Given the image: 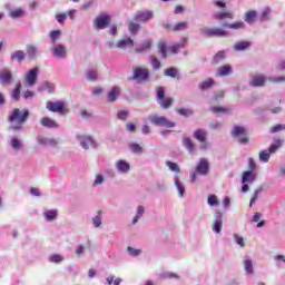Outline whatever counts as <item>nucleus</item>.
<instances>
[{
	"instance_id": "1",
	"label": "nucleus",
	"mask_w": 285,
	"mask_h": 285,
	"mask_svg": "<svg viewBox=\"0 0 285 285\" xmlns=\"http://www.w3.org/2000/svg\"><path fill=\"white\" fill-rule=\"evenodd\" d=\"M28 117H30V111L28 109L21 110L19 108H14L8 117V121L16 125L11 126L9 129L21 130L26 121H28Z\"/></svg>"
},
{
	"instance_id": "2",
	"label": "nucleus",
	"mask_w": 285,
	"mask_h": 285,
	"mask_svg": "<svg viewBox=\"0 0 285 285\" xmlns=\"http://www.w3.org/2000/svg\"><path fill=\"white\" fill-rule=\"evenodd\" d=\"M46 108L49 112H57L58 115H68L70 112L65 101H47Z\"/></svg>"
},
{
	"instance_id": "3",
	"label": "nucleus",
	"mask_w": 285,
	"mask_h": 285,
	"mask_svg": "<svg viewBox=\"0 0 285 285\" xmlns=\"http://www.w3.org/2000/svg\"><path fill=\"white\" fill-rule=\"evenodd\" d=\"M230 132L232 137H234V139H237L238 144L246 145L248 144V141H250V138L248 137V131H246L245 127L234 126Z\"/></svg>"
},
{
	"instance_id": "4",
	"label": "nucleus",
	"mask_w": 285,
	"mask_h": 285,
	"mask_svg": "<svg viewBox=\"0 0 285 285\" xmlns=\"http://www.w3.org/2000/svg\"><path fill=\"white\" fill-rule=\"evenodd\" d=\"M156 94H157V101L160 108H164L166 110L170 108V106H173V98L166 97V89H164V87H157Z\"/></svg>"
},
{
	"instance_id": "5",
	"label": "nucleus",
	"mask_w": 285,
	"mask_h": 285,
	"mask_svg": "<svg viewBox=\"0 0 285 285\" xmlns=\"http://www.w3.org/2000/svg\"><path fill=\"white\" fill-rule=\"evenodd\" d=\"M200 33L204 35V37H228V31H226L224 28L219 27H203L200 29Z\"/></svg>"
},
{
	"instance_id": "6",
	"label": "nucleus",
	"mask_w": 285,
	"mask_h": 285,
	"mask_svg": "<svg viewBox=\"0 0 285 285\" xmlns=\"http://www.w3.org/2000/svg\"><path fill=\"white\" fill-rule=\"evenodd\" d=\"M149 121L154 124V126H163L164 128H175V121L168 120L166 116H151L149 117Z\"/></svg>"
},
{
	"instance_id": "7",
	"label": "nucleus",
	"mask_w": 285,
	"mask_h": 285,
	"mask_svg": "<svg viewBox=\"0 0 285 285\" xmlns=\"http://www.w3.org/2000/svg\"><path fill=\"white\" fill-rule=\"evenodd\" d=\"M149 78H150V71H148L147 68L137 67L134 69L132 79H135L136 81H139V83L144 81H148Z\"/></svg>"
},
{
	"instance_id": "8",
	"label": "nucleus",
	"mask_w": 285,
	"mask_h": 285,
	"mask_svg": "<svg viewBox=\"0 0 285 285\" xmlns=\"http://www.w3.org/2000/svg\"><path fill=\"white\" fill-rule=\"evenodd\" d=\"M110 16L101 13L94 20V23L98 30H105V28H108V26H110Z\"/></svg>"
},
{
	"instance_id": "9",
	"label": "nucleus",
	"mask_w": 285,
	"mask_h": 285,
	"mask_svg": "<svg viewBox=\"0 0 285 285\" xmlns=\"http://www.w3.org/2000/svg\"><path fill=\"white\" fill-rule=\"evenodd\" d=\"M194 138H196L197 141H199L202 150H206L208 148V132L204 129H197L194 131Z\"/></svg>"
},
{
	"instance_id": "10",
	"label": "nucleus",
	"mask_w": 285,
	"mask_h": 285,
	"mask_svg": "<svg viewBox=\"0 0 285 285\" xmlns=\"http://www.w3.org/2000/svg\"><path fill=\"white\" fill-rule=\"evenodd\" d=\"M37 77H39V68L36 67L29 70L24 77L27 86H35V83H37Z\"/></svg>"
},
{
	"instance_id": "11",
	"label": "nucleus",
	"mask_w": 285,
	"mask_h": 285,
	"mask_svg": "<svg viewBox=\"0 0 285 285\" xmlns=\"http://www.w3.org/2000/svg\"><path fill=\"white\" fill-rule=\"evenodd\" d=\"M153 17H154V13L150 10L137 11V13L134 17V21H140V23H147V21H150Z\"/></svg>"
},
{
	"instance_id": "12",
	"label": "nucleus",
	"mask_w": 285,
	"mask_h": 285,
	"mask_svg": "<svg viewBox=\"0 0 285 285\" xmlns=\"http://www.w3.org/2000/svg\"><path fill=\"white\" fill-rule=\"evenodd\" d=\"M12 83V71L10 69L0 70V85L10 86Z\"/></svg>"
},
{
	"instance_id": "13",
	"label": "nucleus",
	"mask_w": 285,
	"mask_h": 285,
	"mask_svg": "<svg viewBox=\"0 0 285 285\" xmlns=\"http://www.w3.org/2000/svg\"><path fill=\"white\" fill-rule=\"evenodd\" d=\"M208 170H210V165L206 158H202L196 167V173L198 175H208Z\"/></svg>"
},
{
	"instance_id": "14",
	"label": "nucleus",
	"mask_w": 285,
	"mask_h": 285,
	"mask_svg": "<svg viewBox=\"0 0 285 285\" xmlns=\"http://www.w3.org/2000/svg\"><path fill=\"white\" fill-rule=\"evenodd\" d=\"M249 86L253 88H262L266 86V77L264 75L253 76Z\"/></svg>"
},
{
	"instance_id": "15",
	"label": "nucleus",
	"mask_w": 285,
	"mask_h": 285,
	"mask_svg": "<svg viewBox=\"0 0 285 285\" xmlns=\"http://www.w3.org/2000/svg\"><path fill=\"white\" fill-rule=\"evenodd\" d=\"M51 52L57 57L58 59H66L68 56V50L63 47V45H56Z\"/></svg>"
},
{
	"instance_id": "16",
	"label": "nucleus",
	"mask_w": 285,
	"mask_h": 285,
	"mask_svg": "<svg viewBox=\"0 0 285 285\" xmlns=\"http://www.w3.org/2000/svg\"><path fill=\"white\" fill-rule=\"evenodd\" d=\"M213 19L216 21H224V19H235L233 11H220L213 14Z\"/></svg>"
},
{
	"instance_id": "17",
	"label": "nucleus",
	"mask_w": 285,
	"mask_h": 285,
	"mask_svg": "<svg viewBox=\"0 0 285 285\" xmlns=\"http://www.w3.org/2000/svg\"><path fill=\"white\" fill-rule=\"evenodd\" d=\"M151 48H153V40L147 39L139 47L135 49V52H137L138 55H144V52H148V50H151Z\"/></svg>"
},
{
	"instance_id": "18",
	"label": "nucleus",
	"mask_w": 285,
	"mask_h": 285,
	"mask_svg": "<svg viewBox=\"0 0 285 285\" xmlns=\"http://www.w3.org/2000/svg\"><path fill=\"white\" fill-rule=\"evenodd\" d=\"M228 75H233V66L230 65H224L216 71V77H228Z\"/></svg>"
},
{
	"instance_id": "19",
	"label": "nucleus",
	"mask_w": 285,
	"mask_h": 285,
	"mask_svg": "<svg viewBox=\"0 0 285 285\" xmlns=\"http://www.w3.org/2000/svg\"><path fill=\"white\" fill-rule=\"evenodd\" d=\"M119 95H121L119 87H112L107 94V101L109 104L117 101V97H119Z\"/></svg>"
},
{
	"instance_id": "20",
	"label": "nucleus",
	"mask_w": 285,
	"mask_h": 285,
	"mask_svg": "<svg viewBox=\"0 0 285 285\" xmlns=\"http://www.w3.org/2000/svg\"><path fill=\"white\" fill-rule=\"evenodd\" d=\"M117 48H120V50H124V48H135V41L132 38L127 37L117 42Z\"/></svg>"
},
{
	"instance_id": "21",
	"label": "nucleus",
	"mask_w": 285,
	"mask_h": 285,
	"mask_svg": "<svg viewBox=\"0 0 285 285\" xmlns=\"http://www.w3.org/2000/svg\"><path fill=\"white\" fill-rule=\"evenodd\" d=\"M188 41L187 38H183L180 40V42H177L175 45H173L171 47L168 48L169 52H171V55H177V52H179V50H181V48H186V42Z\"/></svg>"
},
{
	"instance_id": "22",
	"label": "nucleus",
	"mask_w": 285,
	"mask_h": 285,
	"mask_svg": "<svg viewBox=\"0 0 285 285\" xmlns=\"http://www.w3.org/2000/svg\"><path fill=\"white\" fill-rule=\"evenodd\" d=\"M78 139L82 148H85V150H88V148H90V146L95 144V141L92 140V137L90 136H85V135L78 136Z\"/></svg>"
},
{
	"instance_id": "23",
	"label": "nucleus",
	"mask_w": 285,
	"mask_h": 285,
	"mask_svg": "<svg viewBox=\"0 0 285 285\" xmlns=\"http://www.w3.org/2000/svg\"><path fill=\"white\" fill-rule=\"evenodd\" d=\"M40 124H41V126H43V128H59V124H57V121H55L50 117L41 118Z\"/></svg>"
},
{
	"instance_id": "24",
	"label": "nucleus",
	"mask_w": 285,
	"mask_h": 285,
	"mask_svg": "<svg viewBox=\"0 0 285 285\" xmlns=\"http://www.w3.org/2000/svg\"><path fill=\"white\" fill-rule=\"evenodd\" d=\"M244 21H246V23H248L249 26L255 23V21H257V11L249 10V11L245 12Z\"/></svg>"
},
{
	"instance_id": "25",
	"label": "nucleus",
	"mask_w": 285,
	"mask_h": 285,
	"mask_svg": "<svg viewBox=\"0 0 285 285\" xmlns=\"http://www.w3.org/2000/svg\"><path fill=\"white\" fill-rule=\"evenodd\" d=\"M223 28H228L229 30H244V28H246V23H244V21L224 23Z\"/></svg>"
},
{
	"instance_id": "26",
	"label": "nucleus",
	"mask_w": 285,
	"mask_h": 285,
	"mask_svg": "<svg viewBox=\"0 0 285 285\" xmlns=\"http://www.w3.org/2000/svg\"><path fill=\"white\" fill-rule=\"evenodd\" d=\"M183 146L188 150V153H195V142L190 138L184 136Z\"/></svg>"
},
{
	"instance_id": "27",
	"label": "nucleus",
	"mask_w": 285,
	"mask_h": 285,
	"mask_svg": "<svg viewBox=\"0 0 285 285\" xmlns=\"http://www.w3.org/2000/svg\"><path fill=\"white\" fill-rule=\"evenodd\" d=\"M158 52L161 53L163 59H168V45L165 41L157 43Z\"/></svg>"
},
{
	"instance_id": "28",
	"label": "nucleus",
	"mask_w": 285,
	"mask_h": 285,
	"mask_svg": "<svg viewBox=\"0 0 285 285\" xmlns=\"http://www.w3.org/2000/svg\"><path fill=\"white\" fill-rule=\"evenodd\" d=\"M165 77H170L171 79H177L179 77V70L175 67H169L164 70Z\"/></svg>"
},
{
	"instance_id": "29",
	"label": "nucleus",
	"mask_w": 285,
	"mask_h": 285,
	"mask_svg": "<svg viewBox=\"0 0 285 285\" xmlns=\"http://www.w3.org/2000/svg\"><path fill=\"white\" fill-rule=\"evenodd\" d=\"M255 181V173L253 171H244L243 173V178H242V184H253Z\"/></svg>"
},
{
	"instance_id": "30",
	"label": "nucleus",
	"mask_w": 285,
	"mask_h": 285,
	"mask_svg": "<svg viewBox=\"0 0 285 285\" xmlns=\"http://www.w3.org/2000/svg\"><path fill=\"white\" fill-rule=\"evenodd\" d=\"M26 60V53L23 50H17L16 52L11 53V61H18L21 63V61Z\"/></svg>"
},
{
	"instance_id": "31",
	"label": "nucleus",
	"mask_w": 285,
	"mask_h": 285,
	"mask_svg": "<svg viewBox=\"0 0 285 285\" xmlns=\"http://www.w3.org/2000/svg\"><path fill=\"white\" fill-rule=\"evenodd\" d=\"M216 217L217 219L214 222V225H213V230L214 233H222V213H216Z\"/></svg>"
},
{
	"instance_id": "32",
	"label": "nucleus",
	"mask_w": 285,
	"mask_h": 285,
	"mask_svg": "<svg viewBox=\"0 0 285 285\" xmlns=\"http://www.w3.org/2000/svg\"><path fill=\"white\" fill-rule=\"evenodd\" d=\"M139 30H141V24H139V22H129L128 32H130V35L135 36L139 32Z\"/></svg>"
},
{
	"instance_id": "33",
	"label": "nucleus",
	"mask_w": 285,
	"mask_h": 285,
	"mask_svg": "<svg viewBox=\"0 0 285 285\" xmlns=\"http://www.w3.org/2000/svg\"><path fill=\"white\" fill-rule=\"evenodd\" d=\"M210 110L214 112V115H228V112H230L229 108L219 106H214L210 108Z\"/></svg>"
},
{
	"instance_id": "34",
	"label": "nucleus",
	"mask_w": 285,
	"mask_h": 285,
	"mask_svg": "<svg viewBox=\"0 0 285 285\" xmlns=\"http://www.w3.org/2000/svg\"><path fill=\"white\" fill-rule=\"evenodd\" d=\"M20 97H21V82H18L11 94V99H13L14 101H19Z\"/></svg>"
},
{
	"instance_id": "35",
	"label": "nucleus",
	"mask_w": 285,
	"mask_h": 285,
	"mask_svg": "<svg viewBox=\"0 0 285 285\" xmlns=\"http://www.w3.org/2000/svg\"><path fill=\"white\" fill-rule=\"evenodd\" d=\"M117 168L119 173H128V170H130V165L125 160H118Z\"/></svg>"
},
{
	"instance_id": "36",
	"label": "nucleus",
	"mask_w": 285,
	"mask_h": 285,
	"mask_svg": "<svg viewBox=\"0 0 285 285\" xmlns=\"http://www.w3.org/2000/svg\"><path fill=\"white\" fill-rule=\"evenodd\" d=\"M224 59H226V51H218L214 56L212 63H214V65L222 63V61H224Z\"/></svg>"
},
{
	"instance_id": "37",
	"label": "nucleus",
	"mask_w": 285,
	"mask_h": 285,
	"mask_svg": "<svg viewBox=\"0 0 285 285\" xmlns=\"http://www.w3.org/2000/svg\"><path fill=\"white\" fill-rule=\"evenodd\" d=\"M215 86V80L209 78L208 80L202 81L199 85L200 90H208V88H213Z\"/></svg>"
},
{
	"instance_id": "38",
	"label": "nucleus",
	"mask_w": 285,
	"mask_h": 285,
	"mask_svg": "<svg viewBox=\"0 0 285 285\" xmlns=\"http://www.w3.org/2000/svg\"><path fill=\"white\" fill-rule=\"evenodd\" d=\"M58 215L59 213L57 212V209H51L45 213V219L47 222H52V219H57Z\"/></svg>"
},
{
	"instance_id": "39",
	"label": "nucleus",
	"mask_w": 285,
	"mask_h": 285,
	"mask_svg": "<svg viewBox=\"0 0 285 285\" xmlns=\"http://www.w3.org/2000/svg\"><path fill=\"white\" fill-rule=\"evenodd\" d=\"M9 16L11 19H19L26 16V11H23V9H14L10 11Z\"/></svg>"
},
{
	"instance_id": "40",
	"label": "nucleus",
	"mask_w": 285,
	"mask_h": 285,
	"mask_svg": "<svg viewBox=\"0 0 285 285\" xmlns=\"http://www.w3.org/2000/svg\"><path fill=\"white\" fill-rule=\"evenodd\" d=\"M235 50H248V48H250V42L249 41H238L235 45Z\"/></svg>"
},
{
	"instance_id": "41",
	"label": "nucleus",
	"mask_w": 285,
	"mask_h": 285,
	"mask_svg": "<svg viewBox=\"0 0 285 285\" xmlns=\"http://www.w3.org/2000/svg\"><path fill=\"white\" fill-rule=\"evenodd\" d=\"M188 28V22L183 21V22H178L176 23L171 30L173 32H181V30H186Z\"/></svg>"
},
{
	"instance_id": "42",
	"label": "nucleus",
	"mask_w": 285,
	"mask_h": 285,
	"mask_svg": "<svg viewBox=\"0 0 285 285\" xmlns=\"http://www.w3.org/2000/svg\"><path fill=\"white\" fill-rule=\"evenodd\" d=\"M150 63H151L153 70H159V68H161V61L156 56H150Z\"/></svg>"
},
{
	"instance_id": "43",
	"label": "nucleus",
	"mask_w": 285,
	"mask_h": 285,
	"mask_svg": "<svg viewBox=\"0 0 285 285\" xmlns=\"http://www.w3.org/2000/svg\"><path fill=\"white\" fill-rule=\"evenodd\" d=\"M27 55L29 59H35V57H37V47H35L33 45H28Z\"/></svg>"
},
{
	"instance_id": "44",
	"label": "nucleus",
	"mask_w": 285,
	"mask_h": 285,
	"mask_svg": "<svg viewBox=\"0 0 285 285\" xmlns=\"http://www.w3.org/2000/svg\"><path fill=\"white\" fill-rule=\"evenodd\" d=\"M258 157L261 161H263L264 164H268V161L271 160V153H268V150H263L259 153Z\"/></svg>"
},
{
	"instance_id": "45",
	"label": "nucleus",
	"mask_w": 285,
	"mask_h": 285,
	"mask_svg": "<svg viewBox=\"0 0 285 285\" xmlns=\"http://www.w3.org/2000/svg\"><path fill=\"white\" fill-rule=\"evenodd\" d=\"M98 78H99V73L97 72V69L88 70L87 79H89V81H97Z\"/></svg>"
},
{
	"instance_id": "46",
	"label": "nucleus",
	"mask_w": 285,
	"mask_h": 285,
	"mask_svg": "<svg viewBox=\"0 0 285 285\" xmlns=\"http://www.w3.org/2000/svg\"><path fill=\"white\" fill-rule=\"evenodd\" d=\"M268 17H271V7H266L259 17V21H268Z\"/></svg>"
},
{
	"instance_id": "47",
	"label": "nucleus",
	"mask_w": 285,
	"mask_h": 285,
	"mask_svg": "<svg viewBox=\"0 0 285 285\" xmlns=\"http://www.w3.org/2000/svg\"><path fill=\"white\" fill-rule=\"evenodd\" d=\"M176 111L178 112V115H181V117H190L194 114L191 109H186V108H179V109H176Z\"/></svg>"
},
{
	"instance_id": "48",
	"label": "nucleus",
	"mask_w": 285,
	"mask_h": 285,
	"mask_svg": "<svg viewBox=\"0 0 285 285\" xmlns=\"http://www.w3.org/2000/svg\"><path fill=\"white\" fill-rule=\"evenodd\" d=\"M245 271L248 275H253V261L252 259H246L244 262Z\"/></svg>"
},
{
	"instance_id": "49",
	"label": "nucleus",
	"mask_w": 285,
	"mask_h": 285,
	"mask_svg": "<svg viewBox=\"0 0 285 285\" xmlns=\"http://www.w3.org/2000/svg\"><path fill=\"white\" fill-rule=\"evenodd\" d=\"M282 148V140H276L275 144L269 146V155H273L274 153H277V149Z\"/></svg>"
},
{
	"instance_id": "50",
	"label": "nucleus",
	"mask_w": 285,
	"mask_h": 285,
	"mask_svg": "<svg viewBox=\"0 0 285 285\" xmlns=\"http://www.w3.org/2000/svg\"><path fill=\"white\" fill-rule=\"evenodd\" d=\"M129 115H130V111L120 110V111L117 112V119H120V121H126V119H128Z\"/></svg>"
},
{
	"instance_id": "51",
	"label": "nucleus",
	"mask_w": 285,
	"mask_h": 285,
	"mask_svg": "<svg viewBox=\"0 0 285 285\" xmlns=\"http://www.w3.org/2000/svg\"><path fill=\"white\" fill-rule=\"evenodd\" d=\"M130 150L134 151L136 155H141L144 153V148L139 146V144H131L129 146Z\"/></svg>"
},
{
	"instance_id": "52",
	"label": "nucleus",
	"mask_w": 285,
	"mask_h": 285,
	"mask_svg": "<svg viewBox=\"0 0 285 285\" xmlns=\"http://www.w3.org/2000/svg\"><path fill=\"white\" fill-rule=\"evenodd\" d=\"M268 81H271L272 83H285V76H281V77H269Z\"/></svg>"
},
{
	"instance_id": "53",
	"label": "nucleus",
	"mask_w": 285,
	"mask_h": 285,
	"mask_svg": "<svg viewBox=\"0 0 285 285\" xmlns=\"http://www.w3.org/2000/svg\"><path fill=\"white\" fill-rule=\"evenodd\" d=\"M281 130H285V125L278 124L273 127H271L269 132L272 135H275V132H281Z\"/></svg>"
},
{
	"instance_id": "54",
	"label": "nucleus",
	"mask_w": 285,
	"mask_h": 285,
	"mask_svg": "<svg viewBox=\"0 0 285 285\" xmlns=\"http://www.w3.org/2000/svg\"><path fill=\"white\" fill-rule=\"evenodd\" d=\"M49 261L52 262V264H60V262H63V258L59 254H52Z\"/></svg>"
},
{
	"instance_id": "55",
	"label": "nucleus",
	"mask_w": 285,
	"mask_h": 285,
	"mask_svg": "<svg viewBox=\"0 0 285 285\" xmlns=\"http://www.w3.org/2000/svg\"><path fill=\"white\" fill-rule=\"evenodd\" d=\"M236 244H238V246H240V248H244L246 246V243L244 242V237L237 235V234H234L233 235Z\"/></svg>"
},
{
	"instance_id": "56",
	"label": "nucleus",
	"mask_w": 285,
	"mask_h": 285,
	"mask_svg": "<svg viewBox=\"0 0 285 285\" xmlns=\"http://www.w3.org/2000/svg\"><path fill=\"white\" fill-rule=\"evenodd\" d=\"M11 146L13 148V150H21V140L17 139V138H12L11 139Z\"/></svg>"
},
{
	"instance_id": "57",
	"label": "nucleus",
	"mask_w": 285,
	"mask_h": 285,
	"mask_svg": "<svg viewBox=\"0 0 285 285\" xmlns=\"http://www.w3.org/2000/svg\"><path fill=\"white\" fill-rule=\"evenodd\" d=\"M166 166H168L169 170H171L173 173H179V166L177 165V163L167 161Z\"/></svg>"
},
{
	"instance_id": "58",
	"label": "nucleus",
	"mask_w": 285,
	"mask_h": 285,
	"mask_svg": "<svg viewBox=\"0 0 285 285\" xmlns=\"http://www.w3.org/2000/svg\"><path fill=\"white\" fill-rule=\"evenodd\" d=\"M207 202H208L209 206H218L219 205V200H217L216 195H209Z\"/></svg>"
},
{
	"instance_id": "59",
	"label": "nucleus",
	"mask_w": 285,
	"mask_h": 285,
	"mask_svg": "<svg viewBox=\"0 0 285 285\" xmlns=\"http://www.w3.org/2000/svg\"><path fill=\"white\" fill-rule=\"evenodd\" d=\"M112 283H114V285H120L121 284V278H116L115 279V276H108L107 277V284L112 285Z\"/></svg>"
},
{
	"instance_id": "60",
	"label": "nucleus",
	"mask_w": 285,
	"mask_h": 285,
	"mask_svg": "<svg viewBox=\"0 0 285 285\" xmlns=\"http://www.w3.org/2000/svg\"><path fill=\"white\" fill-rule=\"evenodd\" d=\"M92 222L96 228H99V226H101V210L98 212V215L94 217Z\"/></svg>"
},
{
	"instance_id": "61",
	"label": "nucleus",
	"mask_w": 285,
	"mask_h": 285,
	"mask_svg": "<svg viewBox=\"0 0 285 285\" xmlns=\"http://www.w3.org/2000/svg\"><path fill=\"white\" fill-rule=\"evenodd\" d=\"M127 250L129 255H131L132 257H137L138 255H141V249H135L132 247H128Z\"/></svg>"
},
{
	"instance_id": "62",
	"label": "nucleus",
	"mask_w": 285,
	"mask_h": 285,
	"mask_svg": "<svg viewBox=\"0 0 285 285\" xmlns=\"http://www.w3.org/2000/svg\"><path fill=\"white\" fill-rule=\"evenodd\" d=\"M175 185H176V188L178 189L180 197H184V186L181 185L179 179H176Z\"/></svg>"
},
{
	"instance_id": "63",
	"label": "nucleus",
	"mask_w": 285,
	"mask_h": 285,
	"mask_svg": "<svg viewBox=\"0 0 285 285\" xmlns=\"http://www.w3.org/2000/svg\"><path fill=\"white\" fill-rule=\"evenodd\" d=\"M126 130H128V132H136L137 131V126L132 122H128L126 125Z\"/></svg>"
},
{
	"instance_id": "64",
	"label": "nucleus",
	"mask_w": 285,
	"mask_h": 285,
	"mask_svg": "<svg viewBox=\"0 0 285 285\" xmlns=\"http://www.w3.org/2000/svg\"><path fill=\"white\" fill-rule=\"evenodd\" d=\"M56 19H57L58 23H63L66 21V13L56 14Z\"/></svg>"
}]
</instances>
